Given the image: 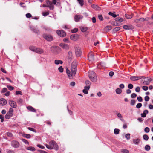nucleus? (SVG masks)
Returning a JSON list of instances; mask_svg holds the SVG:
<instances>
[{"label":"nucleus","instance_id":"864d4df0","mask_svg":"<svg viewBox=\"0 0 153 153\" xmlns=\"http://www.w3.org/2000/svg\"><path fill=\"white\" fill-rule=\"evenodd\" d=\"M120 28L119 27H117L114 28V30L115 31H117L120 30Z\"/></svg>","mask_w":153,"mask_h":153},{"label":"nucleus","instance_id":"1a4fd4ad","mask_svg":"<svg viewBox=\"0 0 153 153\" xmlns=\"http://www.w3.org/2000/svg\"><path fill=\"white\" fill-rule=\"evenodd\" d=\"M11 146L14 148H18L20 145L19 143L16 140H13L11 143Z\"/></svg>","mask_w":153,"mask_h":153},{"label":"nucleus","instance_id":"72a5a7b5","mask_svg":"<svg viewBox=\"0 0 153 153\" xmlns=\"http://www.w3.org/2000/svg\"><path fill=\"white\" fill-rule=\"evenodd\" d=\"M143 138L144 140L147 141L149 139V137L146 134H144L143 136Z\"/></svg>","mask_w":153,"mask_h":153},{"label":"nucleus","instance_id":"6e6552de","mask_svg":"<svg viewBox=\"0 0 153 153\" xmlns=\"http://www.w3.org/2000/svg\"><path fill=\"white\" fill-rule=\"evenodd\" d=\"M143 77V76H133L131 77L130 79L133 81H136L140 79Z\"/></svg>","mask_w":153,"mask_h":153},{"label":"nucleus","instance_id":"473e14b6","mask_svg":"<svg viewBox=\"0 0 153 153\" xmlns=\"http://www.w3.org/2000/svg\"><path fill=\"white\" fill-rule=\"evenodd\" d=\"M115 13V12L113 13L111 12H109L108 13V14L109 15L112 16L114 18H115L117 16V15H116L114 14Z\"/></svg>","mask_w":153,"mask_h":153},{"label":"nucleus","instance_id":"2f4dec72","mask_svg":"<svg viewBox=\"0 0 153 153\" xmlns=\"http://www.w3.org/2000/svg\"><path fill=\"white\" fill-rule=\"evenodd\" d=\"M53 3L56 5H58V4L59 3V0H52Z\"/></svg>","mask_w":153,"mask_h":153},{"label":"nucleus","instance_id":"ea45409f","mask_svg":"<svg viewBox=\"0 0 153 153\" xmlns=\"http://www.w3.org/2000/svg\"><path fill=\"white\" fill-rule=\"evenodd\" d=\"M121 152L123 153H129V151L126 149H123L121 150Z\"/></svg>","mask_w":153,"mask_h":153},{"label":"nucleus","instance_id":"a211bd4d","mask_svg":"<svg viewBox=\"0 0 153 153\" xmlns=\"http://www.w3.org/2000/svg\"><path fill=\"white\" fill-rule=\"evenodd\" d=\"M83 16L82 15H76L74 17L75 20L76 22H78L79 21L80 19H82Z\"/></svg>","mask_w":153,"mask_h":153},{"label":"nucleus","instance_id":"8fccbe9b","mask_svg":"<svg viewBox=\"0 0 153 153\" xmlns=\"http://www.w3.org/2000/svg\"><path fill=\"white\" fill-rule=\"evenodd\" d=\"M128 88L132 89L133 88V85L132 84H129L128 86Z\"/></svg>","mask_w":153,"mask_h":153},{"label":"nucleus","instance_id":"4c0bfd02","mask_svg":"<svg viewBox=\"0 0 153 153\" xmlns=\"http://www.w3.org/2000/svg\"><path fill=\"white\" fill-rule=\"evenodd\" d=\"M150 146L148 145H146L145 147V150L148 151L150 150Z\"/></svg>","mask_w":153,"mask_h":153},{"label":"nucleus","instance_id":"0eeeda50","mask_svg":"<svg viewBox=\"0 0 153 153\" xmlns=\"http://www.w3.org/2000/svg\"><path fill=\"white\" fill-rule=\"evenodd\" d=\"M43 36L44 38L48 41H51L53 40V37L51 35L45 34L43 35Z\"/></svg>","mask_w":153,"mask_h":153},{"label":"nucleus","instance_id":"774afa93","mask_svg":"<svg viewBox=\"0 0 153 153\" xmlns=\"http://www.w3.org/2000/svg\"><path fill=\"white\" fill-rule=\"evenodd\" d=\"M26 17L27 18H29L32 16L31 15L30 13H28L26 14Z\"/></svg>","mask_w":153,"mask_h":153},{"label":"nucleus","instance_id":"b1692460","mask_svg":"<svg viewBox=\"0 0 153 153\" xmlns=\"http://www.w3.org/2000/svg\"><path fill=\"white\" fill-rule=\"evenodd\" d=\"M133 16V14H126L125 15V17L128 19H131Z\"/></svg>","mask_w":153,"mask_h":153},{"label":"nucleus","instance_id":"f8f14e48","mask_svg":"<svg viewBox=\"0 0 153 153\" xmlns=\"http://www.w3.org/2000/svg\"><path fill=\"white\" fill-rule=\"evenodd\" d=\"M9 103L10 105L12 107L16 108V104L15 101L11 100H9Z\"/></svg>","mask_w":153,"mask_h":153},{"label":"nucleus","instance_id":"de8ad7c7","mask_svg":"<svg viewBox=\"0 0 153 153\" xmlns=\"http://www.w3.org/2000/svg\"><path fill=\"white\" fill-rule=\"evenodd\" d=\"M142 104L141 103H138L136 105V108L139 109L142 106Z\"/></svg>","mask_w":153,"mask_h":153},{"label":"nucleus","instance_id":"7ed1b4c3","mask_svg":"<svg viewBox=\"0 0 153 153\" xmlns=\"http://www.w3.org/2000/svg\"><path fill=\"white\" fill-rule=\"evenodd\" d=\"M77 69V64L76 61H74L71 64V73L72 75L75 76Z\"/></svg>","mask_w":153,"mask_h":153},{"label":"nucleus","instance_id":"a18cd8bd","mask_svg":"<svg viewBox=\"0 0 153 153\" xmlns=\"http://www.w3.org/2000/svg\"><path fill=\"white\" fill-rule=\"evenodd\" d=\"M98 18L99 19L100 21H103V18L102 17V15L101 14H100L98 15Z\"/></svg>","mask_w":153,"mask_h":153},{"label":"nucleus","instance_id":"c03bdc74","mask_svg":"<svg viewBox=\"0 0 153 153\" xmlns=\"http://www.w3.org/2000/svg\"><path fill=\"white\" fill-rule=\"evenodd\" d=\"M77 1L81 6L83 5V0H77Z\"/></svg>","mask_w":153,"mask_h":153},{"label":"nucleus","instance_id":"39448f33","mask_svg":"<svg viewBox=\"0 0 153 153\" xmlns=\"http://www.w3.org/2000/svg\"><path fill=\"white\" fill-rule=\"evenodd\" d=\"M13 109L12 108H10L8 112H7L5 116V118L6 119H10L13 115Z\"/></svg>","mask_w":153,"mask_h":153},{"label":"nucleus","instance_id":"4d7b16f0","mask_svg":"<svg viewBox=\"0 0 153 153\" xmlns=\"http://www.w3.org/2000/svg\"><path fill=\"white\" fill-rule=\"evenodd\" d=\"M137 100L139 102H141L142 101L143 99L142 97L140 96H139L137 97Z\"/></svg>","mask_w":153,"mask_h":153},{"label":"nucleus","instance_id":"c9c22d12","mask_svg":"<svg viewBox=\"0 0 153 153\" xmlns=\"http://www.w3.org/2000/svg\"><path fill=\"white\" fill-rule=\"evenodd\" d=\"M23 136L27 138H30L31 137V135L29 134H24Z\"/></svg>","mask_w":153,"mask_h":153},{"label":"nucleus","instance_id":"5fc2aeb1","mask_svg":"<svg viewBox=\"0 0 153 153\" xmlns=\"http://www.w3.org/2000/svg\"><path fill=\"white\" fill-rule=\"evenodd\" d=\"M67 75L70 79L72 78V77L73 76H74V75H72V73H71V72L70 73H69Z\"/></svg>","mask_w":153,"mask_h":153},{"label":"nucleus","instance_id":"09e8293b","mask_svg":"<svg viewBox=\"0 0 153 153\" xmlns=\"http://www.w3.org/2000/svg\"><path fill=\"white\" fill-rule=\"evenodd\" d=\"M135 101L134 100H131L130 104L131 105L133 106L135 105Z\"/></svg>","mask_w":153,"mask_h":153},{"label":"nucleus","instance_id":"dca6fc26","mask_svg":"<svg viewBox=\"0 0 153 153\" xmlns=\"http://www.w3.org/2000/svg\"><path fill=\"white\" fill-rule=\"evenodd\" d=\"M59 46L64 49L66 50L68 49L69 48V45L67 44L61 43L59 44Z\"/></svg>","mask_w":153,"mask_h":153},{"label":"nucleus","instance_id":"79ce46f5","mask_svg":"<svg viewBox=\"0 0 153 153\" xmlns=\"http://www.w3.org/2000/svg\"><path fill=\"white\" fill-rule=\"evenodd\" d=\"M130 134L129 133H128L127 134H126L125 135V137L128 140L130 139Z\"/></svg>","mask_w":153,"mask_h":153},{"label":"nucleus","instance_id":"393cba45","mask_svg":"<svg viewBox=\"0 0 153 153\" xmlns=\"http://www.w3.org/2000/svg\"><path fill=\"white\" fill-rule=\"evenodd\" d=\"M115 20L116 21L119 23H120L123 21V18L120 17L116 18Z\"/></svg>","mask_w":153,"mask_h":153},{"label":"nucleus","instance_id":"f257e3e1","mask_svg":"<svg viewBox=\"0 0 153 153\" xmlns=\"http://www.w3.org/2000/svg\"><path fill=\"white\" fill-rule=\"evenodd\" d=\"M49 144V145L47 144L45 145L47 148L50 150L54 149L56 150H58L59 149L58 146L54 141L51 140L50 141Z\"/></svg>","mask_w":153,"mask_h":153},{"label":"nucleus","instance_id":"603ef678","mask_svg":"<svg viewBox=\"0 0 153 153\" xmlns=\"http://www.w3.org/2000/svg\"><path fill=\"white\" fill-rule=\"evenodd\" d=\"M150 131V129L149 127H146L145 128L144 131L146 133H148Z\"/></svg>","mask_w":153,"mask_h":153},{"label":"nucleus","instance_id":"0e129e2a","mask_svg":"<svg viewBox=\"0 0 153 153\" xmlns=\"http://www.w3.org/2000/svg\"><path fill=\"white\" fill-rule=\"evenodd\" d=\"M148 87L146 86H144L142 87V89L144 91H147L148 90Z\"/></svg>","mask_w":153,"mask_h":153},{"label":"nucleus","instance_id":"338daca9","mask_svg":"<svg viewBox=\"0 0 153 153\" xmlns=\"http://www.w3.org/2000/svg\"><path fill=\"white\" fill-rule=\"evenodd\" d=\"M85 83L86 85L88 86H89L90 85L91 83L88 80H87L85 81Z\"/></svg>","mask_w":153,"mask_h":153},{"label":"nucleus","instance_id":"13d9d810","mask_svg":"<svg viewBox=\"0 0 153 153\" xmlns=\"http://www.w3.org/2000/svg\"><path fill=\"white\" fill-rule=\"evenodd\" d=\"M149 99V97L147 96H146L144 98L146 102L148 101Z\"/></svg>","mask_w":153,"mask_h":153},{"label":"nucleus","instance_id":"c85d7f7f","mask_svg":"<svg viewBox=\"0 0 153 153\" xmlns=\"http://www.w3.org/2000/svg\"><path fill=\"white\" fill-rule=\"evenodd\" d=\"M115 91L117 94H119L122 92V91L120 89L118 88L116 89Z\"/></svg>","mask_w":153,"mask_h":153},{"label":"nucleus","instance_id":"2eb2a0df","mask_svg":"<svg viewBox=\"0 0 153 153\" xmlns=\"http://www.w3.org/2000/svg\"><path fill=\"white\" fill-rule=\"evenodd\" d=\"M47 4L48 5L47 7H48L51 10H53L54 8V7L53 5L51 2L49 1H48L47 2Z\"/></svg>","mask_w":153,"mask_h":153},{"label":"nucleus","instance_id":"e2e57ef3","mask_svg":"<svg viewBox=\"0 0 153 153\" xmlns=\"http://www.w3.org/2000/svg\"><path fill=\"white\" fill-rule=\"evenodd\" d=\"M140 88L139 87H137L135 89V91L136 92H140Z\"/></svg>","mask_w":153,"mask_h":153},{"label":"nucleus","instance_id":"423d86ee","mask_svg":"<svg viewBox=\"0 0 153 153\" xmlns=\"http://www.w3.org/2000/svg\"><path fill=\"white\" fill-rule=\"evenodd\" d=\"M56 33L58 35L61 37H64L66 36V32L63 30H57Z\"/></svg>","mask_w":153,"mask_h":153},{"label":"nucleus","instance_id":"5701e85b","mask_svg":"<svg viewBox=\"0 0 153 153\" xmlns=\"http://www.w3.org/2000/svg\"><path fill=\"white\" fill-rule=\"evenodd\" d=\"M133 141L134 144L136 145H138L140 141V139L137 138L135 139H134L133 140Z\"/></svg>","mask_w":153,"mask_h":153},{"label":"nucleus","instance_id":"a19ab883","mask_svg":"<svg viewBox=\"0 0 153 153\" xmlns=\"http://www.w3.org/2000/svg\"><path fill=\"white\" fill-rule=\"evenodd\" d=\"M58 69L59 71L61 73L63 71V68L62 66H60L58 68Z\"/></svg>","mask_w":153,"mask_h":153},{"label":"nucleus","instance_id":"ddd939ff","mask_svg":"<svg viewBox=\"0 0 153 153\" xmlns=\"http://www.w3.org/2000/svg\"><path fill=\"white\" fill-rule=\"evenodd\" d=\"M123 28L125 30H132L133 29L134 27L131 24H128L124 25Z\"/></svg>","mask_w":153,"mask_h":153},{"label":"nucleus","instance_id":"aec40b11","mask_svg":"<svg viewBox=\"0 0 153 153\" xmlns=\"http://www.w3.org/2000/svg\"><path fill=\"white\" fill-rule=\"evenodd\" d=\"M7 103L6 100L4 98H1L0 99V104L2 106L5 105Z\"/></svg>","mask_w":153,"mask_h":153},{"label":"nucleus","instance_id":"e433bc0d","mask_svg":"<svg viewBox=\"0 0 153 153\" xmlns=\"http://www.w3.org/2000/svg\"><path fill=\"white\" fill-rule=\"evenodd\" d=\"M119 129H118L115 128L114 130V134H117L119 133Z\"/></svg>","mask_w":153,"mask_h":153},{"label":"nucleus","instance_id":"49530a36","mask_svg":"<svg viewBox=\"0 0 153 153\" xmlns=\"http://www.w3.org/2000/svg\"><path fill=\"white\" fill-rule=\"evenodd\" d=\"M91 7L93 8L96 9H97L99 8V7L98 6L95 4L92 5Z\"/></svg>","mask_w":153,"mask_h":153},{"label":"nucleus","instance_id":"f03ea898","mask_svg":"<svg viewBox=\"0 0 153 153\" xmlns=\"http://www.w3.org/2000/svg\"><path fill=\"white\" fill-rule=\"evenodd\" d=\"M88 75L91 80L93 82H96L97 78L95 72L92 71H90L88 73Z\"/></svg>","mask_w":153,"mask_h":153},{"label":"nucleus","instance_id":"20e7f679","mask_svg":"<svg viewBox=\"0 0 153 153\" xmlns=\"http://www.w3.org/2000/svg\"><path fill=\"white\" fill-rule=\"evenodd\" d=\"M29 49L31 50L36 52L38 54H41L43 53L44 51L42 49L39 48H37L33 46H31L29 48Z\"/></svg>","mask_w":153,"mask_h":153},{"label":"nucleus","instance_id":"680f3d73","mask_svg":"<svg viewBox=\"0 0 153 153\" xmlns=\"http://www.w3.org/2000/svg\"><path fill=\"white\" fill-rule=\"evenodd\" d=\"M6 134L8 136L10 137H11L13 136L12 134L11 133H10V132H7L6 133Z\"/></svg>","mask_w":153,"mask_h":153},{"label":"nucleus","instance_id":"6ab92c4d","mask_svg":"<svg viewBox=\"0 0 153 153\" xmlns=\"http://www.w3.org/2000/svg\"><path fill=\"white\" fill-rule=\"evenodd\" d=\"M151 81V79L150 78H146L145 80L143 82V83L146 85H149L150 81Z\"/></svg>","mask_w":153,"mask_h":153},{"label":"nucleus","instance_id":"f3484780","mask_svg":"<svg viewBox=\"0 0 153 153\" xmlns=\"http://www.w3.org/2000/svg\"><path fill=\"white\" fill-rule=\"evenodd\" d=\"M144 18H140L135 19L134 22L136 23H141L144 21Z\"/></svg>","mask_w":153,"mask_h":153},{"label":"nucleus","instance_id":"6e6d98bb","mask_svg":"<svg viewBox=\"0 0 153 153\" xmlns=\"http://www.w3.org/2000/svg\"><path fill=\"white\" fill-rule=\"evenodd\" d=\"M22 141L23 142H24L26 144H29V142H28V141L27 140L25 139H22Z\"/></svg>","mask_w":153,"mask_h":153},{"label":"nucleus","instance_id":"a878e982","mask_svg":"<svg viewBox=\"0 0 153 153\" xmlns=\"http://www.w3.org/2000/svg\"><path fill=\"white\" fill-rule=\"evenodd\" d=\"M117 116L120 120L122 121H124V120L123 118V116L120 113H117L116 114Z\"/></svg>","mask_w":153,"mask_h":153},{"label":"nucleus","instance_id":"3c124183","mask_svg":"<svg viewBox=\"0 0 153 153\" xmlns=\"http://www.w3.org/2000/svg\"><path fill=\"white\" fill-rule=\"evenodd\" d=\"M7 87L10 91L13 90L14 88L13 87L11 86L7 85Z\"/></svg>","mask_w":153,"mask_h":153},{"label":"nucleus","instance_id":"f704fd0d","mask_svg":"<svg viewBox=\"0 0 153 153\" xmlns=\"http://www.w3.org/2000/svg\"><path fill=\"white\" fill-rule=\"evenodd\" d=\"M81 30L82 32H84L87 30L88 29L86 27H82L81 28Z\"/></svg>","mask_w":153,"mask_h":153},{"label":"nucleus","instance_id":"052dcab7","mask_svg":"<svg viewBox=\"0 0 153 153\" xmlns=\"http://www.w3.org/2000/svg\"><path fill=\"white\" fill-rule=\"evenodd\" d=\"M136 94L134 93H132L131 95V97L133 98H135L136 97Z\"/></svg>","mask_w":153,"mask_h":153},{"label":"nucleus","instance_id":"7c9ffc66","mask_svg":"<svg viewBox=\"0 0 153 153\" xmlns=\"http://www.w3.org/2000/svg\"><path fill=\"white\" fill-rule=\"evenodd\" d=\"M26 149L28 150L32 151H34L36 150L35 148L32 146L28 147L26 148Z\"/></svg>","mask_w":153,"mask_h":153},{"label":"nucleus","instance_id":"4468645a","mask_svg":"<svg viewBox=\"0 0 153 153\" xmlns=\"http://www.w3.org/2000/svg\"><path fill=\"white\" fill-rule=\"evenodd\" d=\"M79 35L78 34H73L70 36V39L73 40H77L79 38Z\"/></svg>","mask_w":153,"mask_h":153},{"label":"nucleus","instance_id":"bb28decb","mask_svg":"<svg viewBox=\"0 0 153 153\" xmlns=\"http://www.w3.org/2000/svg\"><path fill=\"white\" fill-rule=\"evenodd\" d=\"M68 59H71L72 58V53L71 51H69L68 56Z\"/></svg>","mask_w":153,"mask_h":153},{"label":"nucleus","instance_id":"412c9836","mask_svg":"<svg viewBox=\"0 0 153 153\" xmlns=\"http://www.w3.org/2000/svg\"><path fill=\"white\" fill-rule=\"evenodd\" d=\"M27 109L30 111L33 112H36V110L34 108L31 106H29L27 107Z\"/></svg>","mask_w":153,"mask_h":153},{"label":"nucleus","instance_id":"bf43d9fd","mask_svg":"<svg viewBox=\"0 0 153 153\" xmlns=\"http://www.w3.org/2000/svg\"><path fill=\"white\" fill-rule=\"evenodd\" d=\"M28 129L30 130V131H32L34 132H36V130L33 129V128H30V127H28Z\"/></svg>","mask_w":153,"mask_h":153},{"label":"nucleus","instance_id":"9b49d317","mask_svg":"<svg viewBox=\"0 0 153 153\" xmlns=\"http://www.w3.org/2000/svg\"><path fill=\"white\" fill-rule=\"evenodd\" d=\"M94 55L92 52L90 53L88 55V59L89 61L92 62L94 60Z\"/></svg>","mask_w":153,"mask_h":153},{"label":"nucleus","instance_id":"69168bd1","mask_svg":"<svg viewBox=\"0 0 153 153\" xmlns=\"http://www.w3.org/2000/svg\"><path fill=\"white\" fill-rule=\"evenodd\" d=\"M16 95L18 94L22 95V92L20 91H16Z\"/></svg>","mask_w":153,"mask_h":153},{"label":"nucleus","instance_id":"37998d69","mask_svg":"<svg viewBox=\"0 0 153 153\" xmlns=\"http://www.w3.org/2000/svg\"><path fill=\"white\" fill-rule=\"evenodd\" d=\"M49 13V12H43L42 13L43 16H45L48 15Z\"/></svg>","mask_w":153,"mask_h":153},{"label":"nucleus","instance_id":"4be33fe9","mask_svg":"<svg viewBox=\"0 0 153 153\" xmlns=\"http://www.w3.org/2000/svg\"><path fill=\"white\" fill-rule=\"evenodd\" d=\"M149 111L147 110H145L143 111V113L141 114V116L142 117H146V114H148Z\"/></svg>","mask_w":153,"mask_h":153},{"label":"nucleus","instance_id":"58836bf2","mask_svg":"<svg viewBox=\"0 0 153 153\" xmlns=\"http://www.w3.org/2000/svg\"><path fill=\"white\" fill-rule=\"evenodd\" d=\"M78 29L77 28H75L71 30V32L72 33H76L78 31Z\"/></svg>","mask_w":153,"mask_h":153},{"label":"nucleus","instance_id":"9d476101","mask_svg":"<svg viewBox=\"0 0 153 153\" xmlns=\"http://www.w3.org/2000/svg\"><path fill=\"white\" fill-rule=\"evenodd\" d=\"M75 54L77 57H80L81 55V51L80 48H76L75 49Z\"/></svg>","mask_w":153,"mask_h":153},{"label":"nucleus","instance_id":"cd10ccee","mask_svg":"<svg viewBox=\"0 0 153 153\" xmlns=\"http://www.w3.org/2000/svg\"><path fill=\"white\" fill-rule=\"evenodd\" d=\"M30 29L32 31H33L35 33H38L39 32L38 30L36 28H35L33 27H31Z\"/></svg>","mask_w":153,"mask_h":153},{"label":"nucleus","instance_id":"c756f323","mask_svg":"<svg viewBox=\"0 0 153 153\" xmlns=\"http://www.w3.org/2000/svg\"><path fill=\"white\" fill-rule=\"evenodd\" d=\"M54 63L55 64L58 65L59 64H62L63 62L61 60H55L54 61Z\"/></svg>","mask_w":153,"mask_h":153}]
</instances>
